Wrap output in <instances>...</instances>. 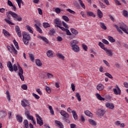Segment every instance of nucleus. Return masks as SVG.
<instances>
[{
  "mask_svg": "<svg viewBox=\"0 0 128 128\" xmlns=\"http://www.w3.org/2000/svg\"><path fill=\"white\" fill-rule=\"evenodd\" d=\"M25 114L27 118H28V120H33L34 116L30 115V112H28V110H25Z\"/></svg>",
  "mask_w": 128,
  "mask_h": 128,
  "instance_id": "obj_10",
  "label": "nucleus"
},
{
  "mask_svg": "<svg viewBox=\"0 0 128 128\" xmlns=\"http://www.w3.org/2000/svg\"><path fill=\"white\" fill-rule=\"evenodd\" d=\"M26 29L29 32H30V34H33L34 31H32V28H30V26H26Z\"/></svg>",
  "mask_w": 128,
  "mask_h": 128,
  "instance_id": "obj_49",
  "label": "nucleus"
},
{
  "mask_svg": "<svg viewBox=\"0 0 128 128\" xmlns=\"http://www.w3.org/2000/svg\"><path fill=\"white\" fill-rule=\"evenodd\" d=\"M47 56L48 58H52V50H48L47 52Z\"/></svg>",
  "mask_w": 128,
  "mask_h": 128,
  "instance_id": "obj_38",
  "label": "nucleus"
},
{
  "mask_svg": "<svg viewBox=\"0 0 128 128\" xmlns=\"http://www.w3.org/2000/svg\"><path fill=\"white\" fill-rule=\"evenodd\" d=\"M15 30L19 38H22V32L20 31V26H16Z\"/></svg>",
  "mask_w": 128,
  "mask_h": 128,
  "instance_id": "obj_9",
  "label": "nucleus"
},
{
  "mask_svg": "<svg viewBox=\"0 0 128 128\" xmlns=\"http://www.w3.org/2000/svg\"><path fill=\"white\" fill-rule=\"evenodd\" d=\"M28 56L31 62H34V55L32 53H29Z\"/></svg>",
  "mask_w": 128,
  "mask_h": 128,
  "instance_id": "obj_19",
  "label": "nucleus"
},
{
  "mask_svg": "<svg viewBox=\"0 0 128 128\" xmlns=\"http://www.w3.org/2000/svg\"><path fill=\"white\" fill-rule=\"evenodd\" d=\"M6 98L8 102H10V92L8 91L6 92Z\"/></svg>",
  "mask_w": 128,
  "mask_h": 128,
  "instance_id": "obj_36",
  "label": "nucleus"
},
{
  "mask_svg": "<svg viewBox=\"0 0 128 128\" xmlns=\"http://www.w3.org/2000/svg\"><path fill=\"white\" fill-rule=\"evenodd\" d=\"M57 56L59 58H61L62 60L64 59V56H62V54H58Z\"/></svg>",
  "mask_w": 128,
  "mask_h": 128,
  "instance_id": "obj_59",
  "label": "nucleus"
},
{
  "mask_svg": "<svg viewBox=\"0 0 128 128\" xmlns=\"http://www.w3.org/2000/svg\"><path fill=\"white\" fill-rule=\"evenodd\" d=\"M37 124H40V126H42L44 124V122L42 119V117L40 116L38 114H36Z\"/></svg>",
  "mask_w": 128,
  "mask_h": 128,
  "instance_id": "obj_7",
  "label": "nucleus"
},
{
  "mask_svg": "<svg viewBox=\"0 0 128 128\" xmlns=\"http://www.w3.org/2000/svg\"><path fill=\"white\" fill-rule=\"evenodd\" d=\"M14 44L16 48H17V50H18V48H20V47H18V42H16V40H13Z\"/></svg>",
  "mask_w": 128,
  "mask_h": 128,
  "instance_id": "obj_41",
  "label": "nucleus"
},
{
  "mask_svg": "<svg viewBox=\"0 0 128 128\" xmlns=\"http://www.w3.org/2000/svg\"><path fill=\"white\" fill-rule=\"evenodd\" d=\"M48 108H49V110H50V114H54V109H52V106H49Z\"/></svg>",
  "mask_w": 128,
  "mask_h": 128,
  "instance_id": "obj_48",
  "label": "nucleus"
},
{
  "mask_svg": "<svg viewBox=\"0 0 128 128\" xmlns=\"http://www.w3.org/2000/svg\"><path fill=\"white\" fill-rule=\"evenodd\" d=\"M88 122H90L91 126H96V121L93 120L92 119H89Z\"/></svg>",
  "mask_w": 128,
  "mask_h": 128,
  "instance_id": "obj_18",
  "label": "nucleus"
},
{
  "mask_svg": "<svg viewBox=\"0 0 128 128\" xmlns=\"http://www.w3.org/2000/svg\"><path fill=\"white\" fill-rule=\"evenodd\" d=\"M60 114L62 116H64V118H70V114L64 110H61Z\"/></svg>",
  "mask_w": 128,
  "mask_h": 128,
  "instance_id": "obj_8",
  "label": "nucleus"
},
{
  "mask_svg": "<svg viewBox=\"0 0 128 128\" xmlns=\"http://www.w3.org/2000/svg\"><path fill=\"white\" fill-rule=\"evenodd\" d=\"M4 20H5V22H7V24H11V26H14V24L12 23L9 20H7V19L5 18Z\"/></svg>",
  "mask_w": 128,
  "mask_h": 128,
  "instance_id": "obj_42",
  "label": "nucleus"
},
{
  "mask_svg": "<svg viewBox=\"0 0 128 128\" xmlns=\"http://www.w3.org/2000/svg\"><path fill=\"white\" fill-rule=\"evenodd\" d=\"M82 47L83 50H86H86H88V46H86V45L83 44L82 45Z\"/></svg>",
  "mask_w": 128,
  "mask_h": 128,
  "instance_id": "obj_55",
  "label": "nucleus"
},
{
  "mask_svg": "<svg viewBox=\"0 0 128 128\" xmlns=\"http://www.w3.org/2000/svg\"><path fill=\"white\" fill-rule=\"evenodd\" d=\"M55 122H56V124H58V126L60 128H64V125H62V124L60 122L58 121V120H56Z\"/></svg>",
  "mask_w": 128,
  "mask_h": 128,
  "instance_id": "obj_27",
  "label": "nucleus"
},
{
  "mask_svg": "<svg viewBox=\"0 0 128 128\" xmlns=\"http://www.w3.org/2000/svg\"><path fill=\"white\" fill-rule=\"evenodd\" d=\"M100 26L103 30H106V26L104 24V22H100Z\"/></svg>",
  "mask_w": 128,
  "mask_h": 128,
  "instance_id": "obj_43",
  "label": "nucleus"
},
{
  "mask_svg": "<svg viewBox=\"0 0 128 128\" xmlns=\"http://www.w3.org/2000/svg\"><path fill=\"white\" fill-rule=\"evenodd\" d=\"M8 6H13V4H12V2H11V1L10 0H8Z\"/></svg>",
  "mask_w": 128,
  "mask_h": 128,
  "instance_id": "obj_62",
  "label": "nucleus"
},
{
  "mask_svg": "<svg viewBox=\"0 0 128 128\" xmlns=\"http://www.w3.org/2000/svg\"><path fill=\"white\" fill-rule=\"evenodd\" d=\"M104 50L109 56H112V52L110 50L106 48Z\"/></svg>",
  "mask_w": 128,
  "mask_h": 128,
  "instance_id": "obj_14",
  "label": "nucleus"
},
{
  "mask_svg": "<svg viewBox=\"0 0 128 128\" xmlns=\"http://www.w3.org/2000/svg\"><path fill=\"white\" fill-rule=\"evenodd\" d=\"M47 76H48V78H54V75H52V74L50 73H47Z\"/></svg>",
  "mask_w": 128,
  "mask_h": 128,
  "instance_id": "obj_56",
  "label": "nucleus"
},
{
  "mask_svg": "<svg viewBox=\"0 0 128 128\" xmlns=\"http://www.w3.org/2000/svg\"><path fill=\"white\" fill-rule=\"evenodd\" d=\"M22 40L24 44H28V42L30 40V36L28 34L25 32L23 35Z\"/></svg>",
  "mask_w": 128,
  "mask_h": 128,
  "instance_id": "obj_3",
  "label": "nucleus"
},
{
  "mask_svg": "<svg viewBox=\"0 0 128 128\" xmlns=\"http://www.w3.org/2000/svg\"><path fill=\"white\" fill-rule=\"evenodd\" d=\"M108 39L109 42H116V40L114 38L110 36H108Z\"/></svg>",
  "mask_w": 128,
  "mask_h": 128,
  "instance_id": "obj_33",
  "label": "nucleus"
},
{
  "mask_svg": "<svg viewBox=\"0 0 128 128\" xmlns=\"http://www.w3.org/2000/svg\"><path fill=\"white\" fill-rule=\"evenodd\" d=\"M106 108H110V110H114V106L112 103L107 102L106 104Z\"/></svg>",
  "mask_w": 128,
  "mask_h": 128,
  "instance_id": "obj_11",
  "label": "nucleus"
},
{
  "mask_svg": "<svg viewBox=\"0 0 128 128\" xmlns=\"http://www.w3.org/2000/svg\"><path fill=\"white\" fill-rule=\"evenodd\" d=\"M47 92H48V94H50V92H52V90H50V88L47 86L46 88Z\"/></svg>",
  "mask_w": 128,
  "mask_h": 128,
  "instance_id": "obj_57",
  "label": "nucleus"
},
{
  "mask_svg": "<svg viewBox=\"0 0 128 128\" xmlns=\"http://www.w3.org/2000/svg\"><path fill=\"white\" fill-rule=\"evenodd\" d=\"M12 46H14V45H11V47L10 46H7V48H8V50L11 54H14V48H12Z\"/></svg>",
  "mask_w": 128,
  "mask_h": 128,
  "instance_id": "obj_29",
  "label": "nucleus"
},
{
  "mask_svg": "<svg viewBox=\"0 0 128 128\" xmlns=\"http://www.w3.org/2000/svg\"><path fill=\"white\" fill-rule=\"evenodd\" d=\"M84 114H86V116H90V118H92V112H90L88 110L85 111Z\"/></svg>",
  "mask_w": 128,
  "mask_h": 128,
  "instance_id": "obj_28",
  "label": "nucleus"
},
{
  "mask_svg": "<svg viewBox=\"0 0 128 128\" xmlns=\"http://www.w3.org/2000/svg\"><path fill=\"white\" fill-rule=\"evenodd\" d=\"M97 14H98V16L100 18H102L103 16L102 12L99 9L98 10Z\"/></svg>",
  "mask_w": 128,
  "mask_h": 128,
  "instance_id": "obj_24",
  "label": "nucleus"
},
{
  "mask_svg": "<svg viewBox=\"0 0 128 128\" xmlns=\"http://www.w3.org/2000/svg\"><path fill=\"white\" fill-rule=\"evenodd\" d=\"M117 88H118V91L116 88L113 89L114 94H120V88H118V86Z\"/></svg>",
  "mask_w": 128,
  "mask_h": 128,
  "instance_id": "obj_22",
  "label": "nucleus"
},
{
  "mask_svg": "<svg viewBox=\"0 0 128 128\" xmlns=\"http://www.w3.org/2000/svg\"><path fill=\"white\" fill-rule=\"evenodd\" d=\"M70 30L71 32H72V34H74L76 35L78 34V30H76V29L74 28H72L70 29Z\"/></svg>",
  "mask_w": 128,
  "mask_h": 128,
  "instance_id": "obj_30",
  "label": "nucleus"
},
{
  "mask_svg": "<svg viewBox=\"0 0 128 128\" xmlns=\"http://www.w3.org/2000/svg\"><path fill=\"white\" fill-rule=\"evenodd\" d=\"M56 34V30L54 29H52L49 31V34L50 36H54Z\"/></svg>",
  "mask_w": 128,
  "mask_h": 128,
  "instance_id": "obj_39",
  "label": "nucleus"
},
{
  "mask_svg": "<svg viewBox=\"0 0 128 128\" xmlns=\"http://www.w3.org/2000/svg\"><path fill=\"white\" fill-rule=\"evenodd\" d=\"M96 98L98 100H104V98L102 97L100 94H96Z\"/></svg>",
  "mask_w": 128,
  "mask_h": 128,
  "instance_id": "obj_26",
  "label": "nucleus"
},
{
  "mask_svg": "<svg viewBox=\"0 0 128 128\" xmlns=\"http://www.w3.org/2000/svg\"><path fill=\"white\" fill-rule=\"evenodd\" d=\"M21 105L23 108H26L28 106L30 108V102L26 100H23L21 101Z\"/></svg>",
  "mask_w": 128,
  "mask_h": 128,
  "instance_id": "obj_6",
  "label": "nucleus"
},
{
  "mask_svg": "<svg viewBox=\"0 0 128 128\" xmlns=\"http://www.w3.org/2000/svg\"><path fill=\"white\" fill-rule=\"evenodd\" d=\"M104 88V85H102V84H98L96 86V90H102Z\"/></svg>",
  "mask_w": 128,
  "mask_h": 128,
  "instance_id": "obj_17",
  "label": "nucleus"
},
{
  "mask_svg": "<svg viewBox=\"0 0 128 128\" xmlns=\"http://www.w3.org/2000/svg\"><path fill=\"white\" fill-rule=\"evenodd\" d=\"M76 96L78 100V102H82V98H80V93L76 92Z\"/></svg>",
  "mask_w": 128,
  "mask_h": 128,
  "instance_id": "obj_31",
  "label": "nucleus"
},
{
  "mask_svg": "<svg viewBox=\"0 0 128 128\" xmlns=\"http://www.w3.org/2000/svg\"><path fill=\"white\" fill-rule=\"evenodd\" d=\"M102 42H103V44H109L108 41L106 40V39H102Z\"/></svg>",
  "mask_w": 128,
  "mask_h": 128,
  "instance_id": "obj_58",
  "label": "nucleus"
},
{
  "mask_svg": "<svg viewBox=\"0 0 128 128\" xmlns=\"http://www.w3.org/2000/svg\"><path fill=\"white\" fill-rule=\"evenodd\" d=\"M87 16H93V18H96V15H94V14L91 12H88Z\"/></svg>",
  "mask_w": 128,
  "mask_h": 128,
  "instance_id": "obj_34",
  "label": "nucleus"
},
{
  "mask_svg": "<svg viewBox=\"0 0 128 128\" xmlns=\"http://www.w3.org/2000/svg\"><path fill=\"white\" fill-rule=\"evenodd\" d=\"M98 46H100L101 48H102L104 50L106 48H104V44H102V42H98Z\"/></svg>",
  "mask_w": 128,
  "mask_h": 128,
  "instance_id": "obj_37",
  "label": "nucleus"
},
{
  "mask_svg": "<svg viewBox=\"0 0 128 128\" xmlns=\"http://www.w3.org/2000/svg\"><path fill=\"white\" fill-rule=\"evenodd\" d=\"M54 24H57V26H60V24H62V22L60 21V18H56L54 20Z\"/></svg>",
  "mask_w": 128,
  "mask_h": 128,
  "instance_id": "obj_16",
  "label": "nucleus"
},
{
  "mask_svg": "<svg viewBox=\"0 0 128 128\" xmlns=\"http://www.w3.org/2000/svg\"><path fill=\"white\" fill-rule=\"evenodd\" d=\"M35 62L36 64H42V61L40 60V59H37L35 60Z\"/></svg>",
  "mask_w": 128,
  "mask_h": 128,
  "instance_id": "obj_50",
  "label": "nucleus"
},
{
  "mask_svg": "<svg viewBox=\"0 0 128 128\" xmlns=\"http://www.w3.org/2000/svg\"><path fill=\"white\" fill-rule=\"evenodd\" d=\"M70 128H76V125L74 124H70Z\"/></svg>",
  "mask_w": 128,
  "mask_h": 128,
  "instance_id": "obj_63",
  "label": "nucleus"
},
{
  "mask_svg": "<svg viewBox=\"0 0 128 128\" xmlns=\"http://www.w3.org/2000/svg\"><path fill=\"white\" fill-rule=\"evenodd\" d=\"M3 34H4V36H10V34L6 30H3Z\"/></svg>",
  "mask_w": 128,
  "mask_h": 128,
  "instance_id": "obj_44",
  "label": "nucleus"
},
{
  "mask_svg": "<svg viewBox=\"0 0 128 128\" xmlns=\"http://www.w3.org/2000/svg\"><path fill=\"white\" fill-rule=\"evenodd\" d=\"M105 76L109 78H113L112 76V74H110L108 72L105 73Z\"/></svg>",
  "mask_w": 128,
  "mask_h": 128,
  "instance_id": "obj_52",
  "label": "nucleus"
},
{
  "mask_svg": "<svg viewBox=\"0 0 128 128\" xmlns=\"http://www.w3.org/2000/svg\"><path fill=\"white\" fill-rule=\"evenodd\" d=\"M23 124H24L25 128H28V120H24Z\"/></svg>",
  "mask_w": 128,
  "mask_h": 128,
  "instance_id": "obj_35",
  "label": "nucleus"
},
{
  "mask_svg": "<svg viewBox=\"0 0 128 128\" xmlns=\"http://www.w3.org/2000/svg\"><path fill=\"white\" fill-rule=\"evenodd\" d=\"M78 44V41L76 40H71L70 42V46H71V47L72 46H76Z\"/></svg>",
  "mask_w": 128,
  "mask_h": 128,
  "instance_id": "obj_13",
  "label": "nucleus"
},
{
  "mask_svg": "<svg viewBox=\"0 0 128 128\" xmlns=\"http://www.w3.org/2000/svg\"><path fill=\"white\" fill-rule=\"evenodd\" d=\"M34 26L36 28V29L37 31L38 32H40V34L42 33V29H40V28L36 24H34Z\"/></svg>",
  "mask_w": 128,
  "mask_h": 128,
  "instance_id": "obj_25",
  "label": "nucleus"
},
{
  "mask_svg": "<svg viewBox=\"0 0 128 128\" xmlns=\"http://www.w3.org/2000/svg\"><path fill=\"white\" fill-rule=\"evenodd\" d=\"M38 38H39V40H42L46 44H48V40L46 37L42 36H38Z\"/></svg>",
  "mask_w": 128,
  "mask_h": 128,
  "instance_id": "obj_12",
  "label": "nucleus"
},
{
  "mask_svg": "<svg viewBox=\"0 0 128 128\" xmlns=\"http://www.w3.org/2000/svg\"><path fill=\"white\" fill-rule=\"evenodd\" d=\"M72 48L74 52H80V47L78 46V45L72 46Z\"/></svg>",
  "mask_w": 128,
  "mask_h": 128,
  "instance_id": "obj_15",
  "label": "nucleus"
},
{
  "mask_svg": "<svg viewBox=\"0 0 128 128\" xmlns=\"http://www.w3.org/2000/svg\"><path fill=\"white\" fill-rule=\"evenodd\" d=\"M18 76L22 80H24V70H22V68L20 67V66H18Z\"/></svg>",
  "mask_w": 128,
  "mask_h": 128,
  "instance_id": "obj_4",
  "label": "nucleus"
},
{
  "mask_svg": "<svg viewBox=\"0 0 128 128\" xmlns=\"http://www.w3.org/2000/svg\"><path fill=\"white\" fill-rule=\"evenodd\" d=\"M114 26L116 28V30H117L118 32H120V34H124V32L125 34H128V26H126V24H124V22H121V24H120V28H118V25H115Z\"/></svg>",
  "mask_w": 128,
  "mask_h": 128,
  "instance_id": "obj_1",
  "label": "nucleus"
},
{
  "mask_svg": "<svg viewBox=\"0 0 128 128\" xmlns=\"http://www.w3.org/2000/svg\"><path fill=\"white\" fill-rule=\"evenodd\" d=\"M123 16H125V18H128V11L126 10H123V14H122Z\"/></svg>",
  "mask_w": 128,
  "mask_h": 128,
  "instance_id": "obj_47",
  "label": "nucleus"
},
{
  "mask_svg": "<svg viewBox=\"0 0 128 128\" xmlns=\"http://www.w3.org/2000/svg\"><path fill=\"white\" fill-rule=\"evenodd\" d=\"M8 14L12 16L14 20H17L18 22H22V18L20 16H18V14H16L14 12L9 11Z\"/></svg>",
  "mask_w": 128,
  "mask_h": 128,
  "instance_id": "obj_2",
  "label": "nucleus"
},
{
  "mask_svg": "<svg viewBox=\"0 0 128 128\" xmlns=\"http://www.w3.org/2000/svg\"><path fill=\"white\" fill-rule=\"evenodd\" d=\"M66 11L68 12H70V14H76V12L70 8L68 9H66Z\"/></svg>",
  "mask_w": 128,
  "mask_h": 128,
  "instance_id": "obj_53",
  "label": "nucleus"
},
{
  "mask_svg": "<svg viewBox=\"0 0 128 128\" xmlns=\"http://www.w3.org/2000/svg\"><path fill=\"white\" fill-rule=\"evenodd\" d=\"M62 20H65V22H70V18H68V17L66 16H62Z\"/></svg>",
  "mask_w": 128,
  "mask_h": 128,
  "instance_id": "obj_46",
  "label": "nucleus"
},
{
  "mask_svg": "<svg viewBox=\"0 0 128 128\" xmlns=\"http://www.w3.org/2000/svg\"><path fill=\"white\" fill-rule=\"evenodd\" d=\"M55 12L56 14H60V8H56Z\"/></svg>",
  "mask_w": 128,
  "mask_h": 128,
  "instance_id": "obj_61",
  "label": "nucleus"
},
{
  "mask_svg": "<svg viewBox=\"0 0 128 128\" xmlns=\"http://www.w3.org/2000/svg\"><path fill=\"white\" fill-rule=\"evenodd\" d=\"M7 66L10 72H12L14 70V72H18V66L16 65H14V66H12V64H8Z\"/></svg>",
  "mask_w": 128,
  "mask_h": 128,
  "instance_id": "obj_5",
  "label": "nucleus"
},
{
  "mask_svg": "<svg viewBox=\"0 0 128 128\" xmlns=\"http://www.w3.org/2000/svg\"><path fill=\"white\" fill-rule=\"evenodd\" d=\"M55 26H56L57 28H60V30H63V32H66V29L62 27L59 25H55Z\"/></svg>",
  "mask_w": 128,
  "mask_h": 128,
  "instance_id": "obj_51",
  "label": "nucleus"
},
{
  "mask_svg": "<svg viewBox=\"0 0 128 128\" xmlns=\"http://www.w3.org/2000/svg\"><path fill=\"white\" fill-rule=\"evenodd\" d=\"M124 88H128V82H124Z\"/></svg>",
  "mask_w": 128,
  "mask_h": 128,
  "instance_id": "obj_64",
  "label": "nucleus"
},
{
  "mask_svg": "<svg viewBox=\"0 0 128 128\" xmlns=\"http://www.w3.org/2000/svg\"><path fill=\"white\" fill-rule=\"evenodd\" d=\"M105 113L106 111H104V110H99L98 111V114L100 116H102Z\"/></svg>",
  "mask_w": 128,
  "mask_h": 128,
  "instance_id": "obj_21",
  "label": "nucleus"
},
{
  "mask_svg": "<svg viewBox=\"0 0 128 128\" xmlns=\"http://www.w3.org/2000/svg\"><path fill=\"white\" fill-rule=\"evenodd\" d=\"M72 114L75 120H78V114H76V111L72 110Z\"/></svg>",
  "mask_w": 128,
  "mask_h": 128,
  "instance_id": "obj_23",
  "label": "nucleus"
},
{
  "mask_svg": "<svg viewBox=\"0 0 128 128\" xmlns=\"http://www.w3.org/2000/svg\"><path fill=\"white\" fill-rule=\"evenodd\" d=\"M32 96H34V98H36V100H38V98H40V96H38V94H34V93H32Z\"/></svg>",
  "mask_w": 128,
  "mask_h": 128,
  "instance_id": "obj_54",
  "label": "nucleus"
},
{
  "mask_svg": "<svg viewBox=\"0 0 128 128\" xmlns=\"http://www.w3.org/2000/svg\"><path fill=\"white\" fill-rule=\"evenodd\" d=\"M16 118L17 121H18V122H22V117L20 115H17L16 116Z\"/></svg>",
  "mask_w": 128,
  "mask_h": 128,
  "instance_id": "obj_20",
  "label": "nucleus"
},
{
  "mask_svg": "<svg viewBox=\"0 0 128 128\" xmlns=\"http://www.w3.org/2000/svg\"><path fill=\"white\" fill-rule=\"evenodd\" d=\"M78 2L82 8H86V6H84V4L82 2V0H78Z\"/></svg>",
  "mask_w": 128,
  "mask_h": 128,
  "instance_id": "obj_45",
  "label": "nucleus"
},
{
  "mask_svg": "<svg viewBox=\"0 0 128 128\" xmlns=\"http://www.w3.org/2000/svg\"><path fill=\"white\" fill-rule=\"evenodd\" d=\"M22 90H28V86H26V84H22Z\"/></svg>",
  "mask_w": 128,
  "mask_h": 128,
  "instance_id": "obj_60",
  "label": "nucleus"
},
{
  "mask_svg": "<svg viewBox=\"0 0 128 128\" xmlns=\"http://www.w3.org/2000/svg\"><path fill=\"white\" fill-rule=\"evenodd\" d=\"M43 26L44 28H50V25L48 22H44Z\"/></svg>",
  "mask_w": 128,
  "mask_h": 128,
  "instance_id": "obj_32",
  "label": "nucleus"
},
{
  "mask_svg": "<svg viewBox=\"0 0 128 128\" xmlns=\"http://www.w3.org/2000/svg\"><path fill=\"white\" fill-rule=\"evenodd\" d=\"M16 0V2H18V4L20 8L21 4H24V2H22V0Z\"/></svg>",
  "mask_w": 128,
  "mask_h": 128,
  "instance_id": "obj_40",
  "label": "nucleus"
}]
</instances>
